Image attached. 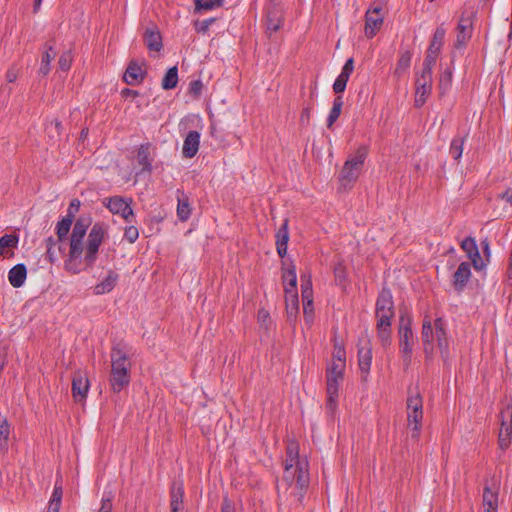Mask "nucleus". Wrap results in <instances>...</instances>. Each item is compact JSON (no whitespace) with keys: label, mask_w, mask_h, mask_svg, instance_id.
Here are the masks:
<instances>
[{"label":"nucleus","mask_w":512,"mask_h":512,"mask_svg":"<svg viewBox=\"0 0 512 512\" xmlns=\"http://www.w3.org/2000/svg\"><path fill=\"white\" fill-rule=\"evenodd\" d=\"M216 21V18H208L203 21H195L194 28L197 33L205 34L208 32L210 26Z\"/></svg>","instance_id":"864d4df0"},{"label":"nucleus","mask_w":512,"mask_h":512,"mask_svg":"<svg viewBox=\"0 0 512 512\" xmlns=\"http://www.w3.org/2000/svg\"><path fill=\"white\" fill-rule=\"evenodd\" d=\"M395 316L393 296L388 288H383L375 305L376 332L380 344L387 348L392 343V320Z\"/></svg>","instance_id":"f03ea898"},{"label":"nucleus","mask_w":512,"mask_h":512,"mask_svg":"<svg viewBox=\"0 0 512 512\" xmlns=\"http://www.w3.org/2000/svg\"><path fill=\"white\" fill-rule=\"evenodd\" d=\"M203 89V84L201 80H193L189 84L188 92L189 94L198 97L200 96Z\"/></svg>","instance_id":"680f3d73"},{"label":"nucleus","mask_w":512,"mask_h":512,"mask_svg":"<svg viewBox=\"0 0 512 512\" xmlns=\"http://www.w3.org/2000/svg\"><path fill=\"white\" fill-rule=\"evenodd\" d=\"M10 435V425L6 418L0 417V449L6 450Z\"/></svg>","instance_id":"a19ab883"},{"label":"nucleus","mask_w":512,"mask_h":512,"mask_svg":"<svg viewBox=\"0 0 512 512\" xmlns=\"http://www.w3.org/2000/svg\"><path fill=\"white\" fill-rule=\"evenodd\" d=\"M309 485V463L306 458L299 455V445L290 440L286 446L284 473L280 483L277 484L278 493L290 491L299 502L302 501Z\"/></svg>","instance_id":"f257e3e1"},{"label":"nucleus","mask_w":512,"mask_h":512,"mask_svg":"<svg viewBox=\"0 0 512 512\" xmlns=\"http://www.w3.org/2000/svg\"><path fill=\"white\" fill-rule=\"evenodd\" d=\"M27 277V269L24 264L13 266L8 272V280L14 288L23 286Z\"/></svg>","instance_id":"5701e85b"},{"label":"nucleus","mask_w":512,"mask_h":512,"mask_svg":"<svg viewBox=\"0 0 512 512\" xmlns=\"http://www.w3.org/2000/svg\"><path fill=\"white\" fill-rule=\"evenodd\" d=\"M18 236L14 234H5L0 238V255L3 254L5 248H14L18 244Z\"/></svg>","instance_id":"c03bdc74"},{"label":"nucleus","mask_w":512,"mask_h":512,"mask_svg":"<svg viewBox=\"0 0 512 512\" xmlns=\"http://www.w3.org/2000/svg\"><path fill=\"white\" fill-rule=\"evenodd\" d=\"M62 495H63V491H62L61 482L56 481L50 500L61 502Z\"/></svg>","instance_id":"69168bd1"},{"label":"nucleus","mask_w":512,"mask_h":512,"mask_svg":"<svg viewBox=\"0 0 512 512\" xmlns=\"http://www.w3.org/2000/svg\"><path fill=\"white\" fill-rule=\"evenodd\" d=\"M474 11L464 9L461 13L458 25H463L465 28H472L473 29V17H474Z\"/></svg>","instance_id":"09e8293b"},{"label":"nucleus","mask_w":512,"mask_h":512,"mask_svg":"<svg viewBox=\"0 0 512 512\" xmlns=\"http://www.w3.org/2000/svg\"><path fill=\"white\" fill-rule=\"evenodd\" d=\"M257 319H258L259 325L262 328H264L265 330L269 329V326L271 324V318H270V314L267 310L260 309L257 314Z\"/></svg>","instance_id":"5fc2aeb1"},{"label":"nucleus","mask_w":512,"mask_h":512,"mask_svg":"<svg viewBox=\"0 0 512 512\" xmlns=\"http://www.w3.org/2000/svg\"><path fill=\"white\" fill-rule=\"evenodd\" d=\"M127 203L128 202L120 196H113L104 200V205L109 209V211L117 215H119L120 212H123V208Z\"/></svg>","instance_id":"2f4dec72"},{"label":"nucleus","mask_w":512,"mask_h":512,"mask_svg":"<svg viewBox=\"0 0 512 512\" xmlns=\"http://www.w3.org/2000/svg\"><path fill=\"white\" fill-rule=\"evenodd\" d=\"M282 280L285 294L290 293V290L297 291V276L295 266H291L283 270Z\"/></svg>","instance_id":"cd10ccee"},{"label":"nucleus","mask_w":512,"mask_h":512,"mask_svg":"<svg viewBox=\"0 0 512 512\" xmlns=\"http://www.w3.org/2000/svg\"><path fill=\"white\" fill-rule=\"evenodd\" d=\"M302 298L304 315H307V306L312 305V283L310 278H308V288L302 289Z\"/></svg>","instance_id":"de8ad7c7"},{"label":"nucleus","mask_w":512,"mask_h":512,"mask_svg":"<svg viewBox=\"0 0 512 512\" xmlns=\"http://www.w3.org/2000/svg\"><path fill=\"white\" fill-rule=\"evenodd\" d=\"M399 347L402 353L403 363L406 368L411 364L412 350L414 344V335L411 328L410 319L405 320L403 316L400 318L399 325Z\"/></svg>","instance_id":"0eeeda50"},{"label":"nucleus","mask_w":512,"mask_h":512,"mask_svg":"<svg viewBox=\"0 0 512 512\" xmlns=\"http://www.w3.org/2000/svg\"><path fill=\"white\" fill-rule=\"evenodd\" d=\"M225 0H194L195 12L210 11L222 7Z\"/></svg>","instance_id":"c9c22d12"},{"label":"nucleus","mask_w":512,"mask_h":512,"mask_svg":"<svg viewBox=\"0 0 512 512\" xmlns=\"http://www.w3.org/2000/svg\"><path fill=\"white\" fill-rule=\"evenodd\" d=\"M45 51L42 54L39 74L46 76L50 72V63L55 58L56 52L53 45L46 43L44 45Z\"/></svg>","instance_id":"bb28decb"},{"label":"nucleus","mask_w":512,"mask_h":512,"mask_svg":"<svg viewBox=\"0 0 512 512\" xmlns=\"http://www.w3.org/2000/svg\"><path fill=\"white\" fill-rule=\"evenodd\" d=\"M89 390V380L87 376L81 372L77 371L74 373L72 378V395L74 399L78 402L83 401Z\"/></svg>","instance_id":"2eb2a0df"},{"label":"nucleus","mask_w":512,"mask_h":512,"mask_svg":"<svg viewBox=\"0 0 512 512\" xmlns=\"http://www.w3.org/2000/svg\"><path fill=\"white\" fill-rule=\"evenodd\" d=\"M354 70V60L353 58H349L346 60L344 66L342 67L341 73L343 76L350 77L351 73Z\"/></svg>","instance_id":"338daca9"},{"label":"nucleus","mask_w":512,"mask_h":512,"mask_svg":"<svg viewBox=\"0 0 512 512\" xmlns=\"http://www.w3.org/2000/svg\"><path fill=\"white\" fill-rule=\"evenodd\" d=\"M289 241V229H288V219H285L281 227L278 229L276 233V248L280 257H284L287 253Z\"/></svg>","instance_id":"4be33fe9"},{"label":"nucleus","mask_w":512,"mask_h":512,"mask_svg":"<svg viewBox=\"0 0 512 512\" xmlns=\"http://www.w3.org/2000/svg\"><path fill=\"white\" fill-rule=\"evenodd\" d=\"M407 419L408 424L411 426L413 424V438H417L419 436V432L421 429V423L423 419V399L417 388H409L408 389V397H407Z\"/></svg>","instance_id":"39448f33"},{"label":"nucleus","mask_w":512,"mask_h":512,"mask_svg":"<svg viewBox=\"0 0 512 512\" xmlns=\"http://www.w3.org/2000/svg\"><path fill=\"white\" fill-rule=\"evenodd\" d=\"M139 237L138 228L134 225H129L124 230V239L129 243H134Z\"/></svg>","instance_id":"4d7b16f0"},{"label":"nucleus","mask_w":512,"mask_h":512,"mask_svg":"<svg viewBox=\"0 0 512 512\" xmlns=\"http://www.w3.org/2000/svg\"><path fill=\"white\" fill-rule=\"evenodd\" d=\"M434 337L435 331L433 330L431 320L428 317H425L422 324L421 340L426 359L432 358L434 354Z\"/></svg>","instance_id":"4468645a"},{"label":"nucleus","mask_w":512,"mask_h":512,"mask_svg":"<svg viewBox=\"0 0 512 512\" xmlns=\"http://www.w3.org/2000/svg\"><path fill=\"white\" fill-rule=\"evenodd\" d=\"M349 77L339 74L333 84V91L340 94L345 91Z\"/></svg>","instance_id":"6e6d98bb"},{"label":"nucleus","mask_w":512,"mask_h":512,"mask_svg":"<svg viewBox=\"0 0 512 512\" xmlns=\"http://www.w3.org/2000/svg\"><path fill=\"white\" fill-rule=\"evenodd\" d=\"M79 208H80V201L78 199H73L69 204V207L67 209V214L64 218L71 220L73 222L74 218H75V214L78 212Z\"/></svg>","instance_id":"052dcab7"},{"label":"nucleus","mask_w":512,"mask_h":512,"mask_svg":"<svg viewBox=\"0 0 512 512\" xmlns=\"http://www.w3.org/2000/svg\"><path fill=\"white\" fill-rule=\"evenodd\" d=\"M371 362L372 348L370 342L368 341L365 346H362L358 349V365L362 374L365 375L363 377L364 380H366L367 375L369 374Z\"/></svg>","instance_id":"412c9836"},{"label":"nucleus","mask_w":512,"mask_h":512,"mask_svg":"<svg viewBox=\"0 0 512 512\" xmlns=\"http://www.w3.org/2000/svg\"><path fill=\"white\" fill-rule=\"evenodd\" d=\"M501 427L499 431V445L506 449L510 444L512 434V400H509L500 411Z\"/></svg>","instance_id":"6e6552de"},{"label":"nucleus","mask_w":512,"mask_h":512,"mask_svg":"<svg viewBox=\"0 0 512 512\" xmlns=\"http://www.w3.org/2000/svg\"><path fill=\"white\" fill-rule=\"evenodd\" d=\"M438 55H439L438 52L427 49L421 72H426V73L432 74V70L436 64V59H437Z\"/></svg>","instance_id":"79ce46f5"},{"label":"nucleus","mask_w":512,"mask_h":512,"mask_svg":"<svg viewBox=\"0 0 512 512\" xmlns=\"http://www.w3.org/2000/svg\"><path fill=\"white\" fill-rule=\"evenodd\" d=\"M184 485L181 480L173 481L170 489V512H183Z\"/></svg>","instance_id":"dca6fc26"},{"label":"nucleus","mask_w":512,"mask_h":512,"mask_svg":"<svg viewBox=\"0 0 512 512\" xmlns=\"http://www.w3.org/2000/svg\"><path fill=\"white\" fill-rule=\"evenodd\" d=\"M62 130V123L58 119L51 120L50 123L46 125L47 134L51 138L60 137Z\"/></svg>","instance_id":"a18cd8bd"},{"label":"nucleus","mask_w":512,"mask_h":512,"mask_svg":"<svg viewBox=\"0 0 512 512\" xmlns=\"http://www.w3.org/2000/svg\"><path fill=\"white\" fill-rule=\"evenodd\" d=\"M127 223H132L134 220V212L131 207V201L128 202L124 208L123 212H120L119 214Z\"/></svg>","instance_id":"e2e57ef3"},{"label":"nucleus","mask_w":512,"mask_h":512,"mask_svg":"<svg viewBox=\"0 0 512 512\" xmlns=\"http://www.w3.org/2000/svg\"><path fill=\"white\" fill-rule=\"evenodd\" d=\"M98 512H112V495L104 496L101 500V507Z\"/></svg>","instance_id":"0e129e2a"},{"label":"nucleus","mask_w":512,"mask_h":512,"mask_svg":"<svg viewBox=\"0 0 512 512\" xmlns=\"http://www.w3.org/2000/svg\"><path fill=\"white\" fill-rule=\"evenodd\" d=\"M72 223L73 222L71 220L64 217L57 223L56 234L59 241H63L67 237Z\"/></svg>","instance_id":"37998d69"},{"label":"nucleus","mask_w":512,"mask_h":512,"mask_svg":"<svg viewBox=\"0 0 512 512\" xmlns=\"http://www.w3.org/2000/svg\"><path fill=\"white\" fill-rule=\"evenodd\" d=\"M334 276L337 284L341 285L346 280V269L342 263H337L334 266Z\"/></svg>","instance_id":"13d9d810"},{"label":"nucleus","mask_w":512,"mask_h":512,"mask_svg":"<svg viewBox=\"0 0 512 512\" xmlns=\"http://www.w3.org/2000/svg\"><path fill=\"white\" fill-rule=\"evenodd\" d=\"M286 312L288 318L296 317L299 309L298 293L297 291L290 290V293L285 294Z\"/></svg>","instance_id":"c85d7f7f"},{"label":"nucleus","mask_w":512,"mask_h":512,"mask_svg":"<svg viewBox=\"0 0 512 512\" xmlns=\"http://www.w3.org/2000/svg\"><path fill=\"white\" fill-rule=\"evenodd\" d=\"M452 82V72L449 69H446L440 76L439 80V88L442 93L450 88Z\"/></svg>","instance_id":"3c124183"},{"label":"nucleus","mask_w":512,"mask_h":512,"mask_svg":"<svg viewBox=\"0 0 512 512\" xmlns=\"http://www.w3.org/2000/svg\"><path fill=\"white\" fill-rule=\"evenodd\" d=\"M88 228V224L83 219H78L72 229L71 238L83 239Z\"/></svg>","instance_id":"49530a36"},{"label":"nucleus","mask_w":512,"mask_h":512,"mask_svg":"<svg viewBox=\"0 0 512 512\" xmlns=\"http://www.w3.org/2000/svg\"><path fill=\"white\" fill-rule=\"evenodd\" d=\"M461 249L467 254L471 256V253L474 252L478 246L476 244V240L474 237L468 236L461 242Z\"/></svg>","instance_id":"8fccbe9b"},{"label":"nucleus","mask_w":512,"mask_h":512,"mask_svg":"<svg viewBox=\"0 0 512 512\" xmlns=\"http://www.w3.org/2000/svg\"><path fill=\"white\" fill-rule=\"evenodd\" d=\"M468 258L471 260L475 270L479 271L485 267L484 262L481 260L478 248L474 252H472L471 256H468Z\"/></svg>","instance_id":"bf43d9fd"},{"label":"nucleus","mask_w":512,"mask_h":512,"mask_svg":"<svg viewBox=\"0 0 512 512\" xmlns=\"http://www.w3.org/2000/svg\"><path fill=\"white\" fill-rule=\"evenodd\" d=\"M200 133L198 131H189L184 139L182 155L184 158H193L200 146Z\"/></svg>","instance_id":"a211bd4d"},{"label":"nucleus","mask_w":512,"mask_h":512,"mask_svg":"<svg viewBox=\"0 0 512 512\" xmlns=\"http://www.w3.org/2000/svg\"><path fill=\"white\" fill-rule=\"evenodd\" d=\"M178 83V68L173 66L169 68L162 79V88L164 90H171L177 86Z\"/></svg>","instance_id":"473e14b6"},{"label":"nucleus","mask_w":512,"mask_h":512,"mask_svg":"<svg viewBox=\"0 0 512 512\" xmlns=\"http://www.w3.org/2000/svg\"><path fill=\"white\" fill-rule=\"evenodd\" d=\"M119 280V275L114 270H109L107 276L93 287L95 295H103L111 292Z\"/></svg>","instance_id":"aec40b11"},{"label":"nucleus","mask_w":512,"mask_h":512,"mask_svg":"<svg viewBox=\"0 0 512 512\" xmlns=\"http://www.w3.org/2000/svg\"><path fill=\"white\" fill-rule=\"evenodd\" d=\"M412 54L409 51L402 52L395 68V74L401 76L411 64Z\"/></svg>","instance_id":"58836bf2"},{"label":"nucleus","mask_w":512,"mask_h":512,"mask_svg":"<svg viewBox=\"0 0 512 512\" xmlns=\"http://www.w3.org/2000/svg\"><path fill=\"white\" fill-rule=\"evenodd\" d=\"M106 233L107 229L103 223H95L92 226L88 234L86 254L84 257L86 266L91 267L96 261L99 247Z\"/></svg>","instance_id":"423d86ee"},{"label":"nucleus","mask_w":512,"mask_h":512,"mask_svg":"<svg viewBox=\"0 0 512 512\" xmlns=\"http://www.w3.org/2000/svg\"><path fill=\"white\" fill-rule=\"evenodd\" d=\"M83 252V239L70 238L69 260L66 262V268L73 273H79L80 269H73L71 264L79 258Z\"/></svg>","instance_id":"393cba45"},{"label":"nucleus","mask_w":512,"mask_h":512,"mask_svg":"<svg viewBox=\"0 0 512 512\" xmlns=\"http://www.w3.org/2000/svg\"><path fill=\"white\" fill-rule=\"evenodd\" d=\"M147 71L143 67V65L139 64L136 60L129 61L126 70L123 74V81L130 86L141 84L145 77Z\"/></svg>","instance_id":"f8f14e48"},{"label":"nucleus","mask_w":512,"mask_h":512,"mask_svg":"<svg viewBox=\"0 0 512 512\" xmlns=\"http://www.w3.org/2000/svg\"><path fill=\"white\" fill-rule=\"evenodd\" d=\"M361 169L349 161H345L340 172V183L344 188L350 187L359 177Z\"/></svg>","instance_id":"6ab92c4d"},{"label":"nucleus","mask_w":512,"mask_h":512,"mask_svg":"<svg viewBox=\"0 0 512 512\" xmlns=\"http://www.w3.org/2000/svg\"><path fill=\"white\" fill-rule=\"evenodd\" d=\"M344 369L345 363L336 361H332V364L327 368L326 410L331 415L335 413L337 408L339 382L343 379Z\"/></svg>","instance_id":"20e7f679"},{"label":"nucleus","mask_w":512,"mask_h":512,"mask_svg":"<svg viewBox=\"0 0 512 512\" xmlns=\"http://www.w3.org/2000/svg\"><path fill=\"white\" fill-rule=\"evenodd\" d=\"M432 91V74L420 72L415 80V100L414 105L417 108L422 107Z\"/></svg>","instance_id":"1a4fd4ad"},{"label":"nucleus","mask_w":512,"mask_h":512,"mask_svg":"<svg viewBox=\"0 0 512 512\" xmlns=\"http://www.w3.org/2000/svg\"><path fill=\"white\" fill-rule=\"evenodd\" d=\"M155 151L156 147L153 146L150 142L143 143L139 146L137 150V162L141 166L142 172H152V162L154 159Z\"/></svg>","instance_id":"ddd939ff"},{"label":"nucleus","mask_w":512,"mask_h":512,"mask_svg":"<svg viewBox=\"0 0 512 512\" xmlns=\"http://www.w3.org/2000/svg\"><path fill=\"white\" fill-rule=\"evenodd\" d=\"M191 215V207L189 203V199L186 195L182 193L181 197H178L177 204V217L180 221L184 222L189 219Z\"/></svg>","instance_id":"7c9ffc66"},{"label":"nucleus","mask_w":512,"mask_h":512,"mask_svg":"<svg viewBox=\"0 0 512 512\" xmlns=\"http://www.w3.org/2000/svg\"><path fill=\"white\" fill-rule=\"evenodd\" d=\"M144 41L150 51L159 52L163 48L162 36L156 28L146 29Z\"/></svg>","instance_id":"b1692460"},{"label":"nucleus","mask_w":512,"mask_h":512,"mask_svg":"<svg viewBox=\"0 0 512 512\" xmlns=\"http://www.w3.org/2000/svg\"><path fill=\"white\" fill-rule=\"evenodd\" d=\"M283 21L284 14L282 6L275 1L270 2L266 12L267 31L270 33L277 32L282 27Z\"/></svg>","instance_id":"9b49d317"},{"label":"nucleus","mask_w":512,"mask_h":512,"mask_svg":"<svg viewBox=\"0 0 512 512\" xmlns=\"http://www.w3.org/2000/svg\"><path fill=\"white\" fill-rule=\"evenodd\" d=\"M471 277V264L462 262L453 274V287L457 292H462Z\"/></svg>","instance_id":"f3484780"},{"label":"nucleus","mask_w":512,"mask_h":512,"mask_svg":"<svg viewBox=\"0 0 512 512\" xmlns=\"http://www.w3.org/2000/svg\"><path fill=\"white\" fill-rule=\"evenodd\" d=\"M457 36H456V42L455 47L460 48L466 44V42L471 38L472 36V28H465L463 25H457L456 28Z\"/></svg>","instance_id":"4c0bfd02"},{"label":"nucleus","mask_w":512,"mask_h":512,"mask_svg":"<svg viewBox=\"0 0 512 512\" xmlns=\"http://www.w3.org/2000/svg\"><path fill=\"white\" fill-rule=\"evenodd\" d=\"M384 16L382 14V6L380 4L369 8L365 16V35L373 38L383 24Z\"/></svg>","instance_id":"9d476101"},{"label":"nucleus","mask_w":512,"mask_h":512,"mask_svg":"<svg viewBox=\"0 0 512 512\" xmlns=\"http://www.w3.org/2000/svg\"><path fill=\"white\" fill-rule=\"evenodd\" d=\"M445 35H446V29H445L444 25L441 24L436 28V30L434 32L433 37L430 42V45L428 47V50H433L435 52L440 53L441 48L444 43Z\"/></svg>","instance_id":"c756f323"},{"label":"nucleus","mask_w":512,"mask_h":512,"mask_svg":"<svg viewBox=\"0 0 512 512\" xmlns=\"http://www.w3.org/2000/svg\"><path fill=\"white\" fill-rule=\"evenodd\" d=\"M466 137H467V135H464V136L456 135L452 139L450 148H449V152L454 160L458 161L461 158L462 153H463V145L466 140Z\"/></svg>","instance_id":"72a5a7b5"},{"label":"nucleus","mask_w":512,"mask_h":512,"mask_svg":"<svg viewBox=\"0 0 512 512\" xmlns=\"http://www.w3.org/2000/svg\"><path fill=\"white\" fill-rule=\"evenodd\" d=\"M342 106H343L342 97L337 96L334 99L333 106H332V108L329 112V115L327 117V127L328 128H331L333 126V124L337 121V119L339 118V116L341 114Z\"/></svg>","instance_id":"e433bc0d"},{"label":"nucleus","mask_w":512,"mask_h":512,"mask_svg":"<svg viewBox=\"0 0 512 512\" xmlns=\"http://www.w3.org/2000/svg\"><path fill=\"white\" fill-rule=\"evenodd\" d=\"M72 64V53L71 51H64L58 60L59 68L62 71H68Z\"/></svg>","instance_id":"603ef678"},{"label":"nucleus","mask_w":512,"mask_h":512,"mask_svg":"<svg viewBox=\"0 0 512 512\" xmlns=\"http://www.w3.org/2000/svg\"><path fill=\"white\" fill-rule=\"evenodd\" d=\"M130 349L123 342L114 344L111 348L110 387L113 392L119 393L130 383Z\"/></svg>","instance_id":"7ed1b4c3"},{"label":"nucleus","mask_w":512,"mask_h":512,"mask_svg":"<svg viewBox=\"0 0 512 512\" xmlns=\"http://www.w3.org/2000/svg\"><path fill=\"white\" fill-rule=\"evenodd\" d=\"M369 148L367 145H360L353 155L347 158V161L355 164L357 167L362 169L364 162L368 156Z\"/></svg>","instance_id":"f704fd0d"},{"label":"nucleus","mask_w":512,"mask_h":512,"mask_svg":"<svg viewBox=\"0 0 512 512\" xmlns=\"http://www.w3.org/2000/svg\"><path fill=\"white\" fill-rule=\"evenodd\" d=\"M19 71L16 67H10L6 72V80L9 83H13L18 78Z\"/></svg>","instance_id":"774afa93"},{"label":"nucleus","mask_w":512,"mask_h":512,"mask_svg":"<svg viewBox=\"0 0 512 512\" xmlns=\"http://www.w3.org/2000/svg\"><path fill=\"white\" fill-rule=\"evenodd\" d=\"M436 340H437V346L439 348L441 357L444 361H446L449 358V342L447 339V333L446 332H440L435 334Z\"/></svg>","instance_id":"ea45409f"},{"label":"nucleus","mask_w":512,"mask_h":512,"mask_svg":"<svg viewBox=\"0 0 512 512\" xmlns=\"http://www.w3.org/2000/svg\"><path fill=\"white\" fill-rule=\"evenodd\" d=\"M484 512H496L498 507V493L486 485L483 490Z\"/></svg>","instance_id":"a878e982"}]
</instances>
